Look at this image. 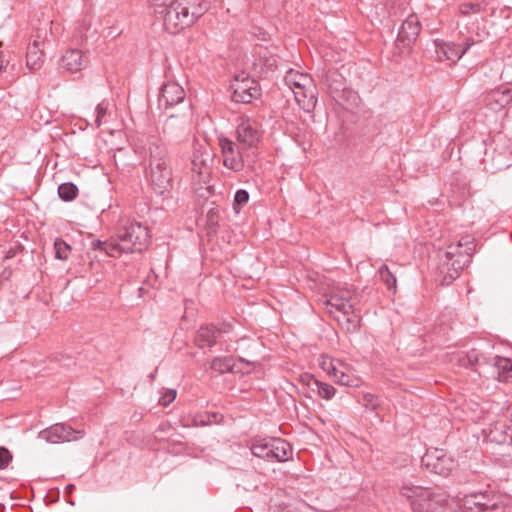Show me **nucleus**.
Wrapping results in <instances>:
<instances>
[{
  "label": "nucleus",
  "instance_id": "obj_33",
  "mask_svg": "<svg viewBox=\"0 0 512 512\" xmlns=\"http://www.w3.org/2000/svg\"><path fill=\"white\" fill-rule=\"evenodd\" d=\"M55 258L67 260L71 254V246L63 239L57 238L54 242Z\"/></svg>",
  "mask_w": 512,
  "mask_h": 512
},
{
  "label": "nucleus",
  "instance_id": "obj_24",
  "mask_svg": "<svg viewBox=\"0 0 512 512\" xmlns=\"http://www.w3.org/2000/svg\"><path fill=\"white\" fill-rule=\"evenodd\" d=\"M512 101L511 91L505 90H492L487 95V104L492 106L493 109L504 108Z\"/></svg>",
  "mask_w": 512,
  "mask_h": 512
},
{
  "label": "nucleus",
  "instance_id": "obj_26",
  "mask_svg": "<svg viewBox=\"0 0 512 512\" xmlns=\"http://www.w3.org/2000/svg\"><path fill=\"white\" fill-rule=\"evenodd\" d=\"M43 63V52L39 48L38 41L30 44L26 54V65L30 70L36 71L41 68Z\"/></svg>",
  "mask_w": 512,
  "mask_h": 512
},
{
  "label": "nucleus",
  "instance_id": "obj_18",
  "mask_svg": "<svg viewBox=\"0 0 512 512\" xmlns=\"http://www.w3.org/2000/svg\"><path fill=\"white\" fill-rule=\"evenodd\" d=\"M338 364L339 368L333 377L334 381L343 386L359 387L362 383V379L355 371L343 362H338Z\"/></svg>",
  "mask_w": 512,
  "mask_h": 512
},
{
  "label": "nucleus",
  "instance_id": "obj_44",
  "mask_svg": "<svg viewBox=\"0 0 512 512\" xmlns=\"http://www.w3.org/2000/svg\"><path fill=\"white\" fill-rule=\"evenodd\" d=\"M479 11V5L473 4V3H466L461 6V13L468 14L470 12H478Z\"/></svg>",
  "mask_w": 512,
  "mask_h": 512
},
{
  "label": "nucleus",
  "instance_id": "obj_29",
  "mask_svg": "<svg viewBox=\"0 0 512 512\" xmlns=\"http://www.w3.org/2000/svg\"><path fill=\"white\" fill-rule=\"evenodd\" d=\"M211 369L219 373H226L233 370L234 360L232 357H216L212 360Z\"/></svg>",
  "mask_w": 512,
  "mask_h": 512
},
{
  "label": "nucleus",
  "instance_id": "obj_15",
  "mask_svg": "<svg viewBox=\"0 0 512 512\" xmlns=\"http://www.w3.org/2000/svg\"><path fill=\"white\" fill-rule=\"evenodd\" d=\"M290 89L292 90L295 100L301 109L307 113L314 110L317 104V88L315 84H312V87L307 89L303 86Z\"/></svg>",
  "mask_w": 512,
  "mask_h": 512
},
{
  "label": "nucleus",
  "instance_id": "obj_45",
  "mask_svg": "<svg viewBox=\"0 0 512 512\" xmlns=\"http://www.w3.org/2000/svg\"><path fill=\"white\" fill-rule=\"evenodd\" d=\"M301 380L304 384H306L312 391H315V384H312L313 380H317L313 375L311 374H305L301 377Z\"/></svg>",
  "mask_w": 512,
  "mask_h": 512
},
{
  "label": "nucleus",
  "instance_id": "obj_14",
  "mask_svg": "<svg viewBox=\"0 0 512 512\" xmlns=\"http://www.w3.org/2000/svg\"><path fill=\"white\" fill-rule=\"evenodd\" d=\"M421 31V24L418 17L414 14L409 15L402 23L397 41L401 42L404 46L413 44Z\"/></svg>",
  "mask_w": 512,
  "mask_h": 512
},
{
  "label": "nucleus",
  "instance_id": "obj_31",
  "mask_svg": "<svg viewBox=\"0 0 512 512\" xmlns=\"http://www.w3.org/2000/svg\"><path fill=\"white\" fill-rule=\"evenodd\" d=\"M312 384H315L314 392H317V394L325 400H331L336 393V389L328 383H324L319 380H313Z\"/></svg>",
  "mask_w": 512,
  "mask_h": 512
},
{
  "label": "nucleus",
  "instance_id": "obj_30",
  "mask_svg": "<svg viewBox=\"0 0 512 512\" xmlns=\"http://www.w3.org/2000/svg\"><path fill=\"white\" fill-rule=\"evenodd\" d=\"M58 195L64 201H72L78 195V187L71 182L62 183L58 187Z\"/></svg>",
  "mask_w": 512,
  "mask_h": 512
},
{
  "label": "nucleus",
  "instance_id": "obj_21",
  "mask_svg": "<svg viewBox=\"0 0 512 512\" xmlns=\"http://www.w3.org/2000/svg\"><path fill=\"white\" fill-rule=\"evenodd\" d=\"M270 452H271V462L278 461L284 462L288 460L289 455L292 453L291 446L285 440L280 438H271L270 439Z\"/></svg>",
  "mask_w": 512,
  "mask_h": 512
},
{
  "label": "nucleus",
  "instance_id": "obj_51",
  "mask_svg": "<svg viewBox=\"0 0 512 512\" xmlns=\"http://www.w3.org/2000/svg\"><path fill=\"white\" fill-rule=\"evenodd\" d=\"M64 359V355H61V359H57L58 361H62Z\"/></svg>",
  "mask_w": 512,
  "mask_h": 512
},
{
  "label": "nucleus",
  "instance_id": "obj_34",
  "mask_svg": "<svg viewBox=\"0 0 512 512\" xmlns=\"http://www.w3.org/2000/svg\"><path fill=\"white\" fill-rule=\"evenodd\" d=\"M464 400L460 397L458 400L450 399V415L457 420L465 419Z\"/></svg>",
  "mask_w": 512,
  "mask_h": 512
},
{
  "label": "nucleus",
  "instance_id": "obj_40",
  "mask_svg": "<svg viewBox=\"0 0 512 512\" xmlns=\"http://www.w3.org/2000/svg\"><path fill=\"white\" fill-rule=\"evenodd\" d=\"M11 461V452L6 447L0 446V470L7 468Z\"/></svg>",
  "mask_w": 512,
  "mask_h": 512
},
{
  "label": "nucleus",
  "instance_id": "obj_37",
  "mask_svg": "<svg viewBox=\"0 0 512 512\" xmlns=\"http://www.w3.org/2000/svg\"><path fill=\"white\" fill-rule=\"evenodd\" d=\"M338 362L340 361H335L328 357H322V360L320 361L319 365L324 372H326L330 377L333 378L339 368Z\"/></svg>",
  "mask_w": 512,
  "mask_h": 512
},
{
  "label": "nucleus",
  "instance_id": "obj_20",
  "mask_svg": "<svg viewBox=\"0 0 512 512\" xmlns=\"http://www.w3.org/2000/svg\"><path fill=\"white\" fill-rule=\"evenodd\" d=\"M191 171L194 180L198 183H206L210 175V166L207 164V159L201 154H194Z\"/></svg>",
  "mask_w": 512,
  "mask_h": 512
},
{
  "label": "nucleus",
  "instance_id": "obj_9",
  "mask_svg": "<svg viewBox=\"0 0 512 512\" xmlns=\"http://www.w3.org/2000/svg\"><path fill=\"white\" fill-rule=\"evenodd\" d=\"M231 89L233 90L232 100L236 103L248 104L261 95L257 81L249 77L235 78Z\"/></svg>",
  "mask_w": 512,
  "mask_h": 512
},
{
  "label": "nucleus",
  "instance_id": "obj_35",
  "mask_svg": "<svg viewBox=\"0 0 512 512\" xmlns=\"http://www.w3.org/2000/svg\"><path fill=\"white\" fill-rule=\"evenodd\" d=\"M379 275H380L381 280L387 286V288L389 290L393 289L395 291L396 277L394 276V274L389 270V268L386 265H383L380 267Z\"/></svg>",
  "mask_w": 512,
  "mask_h": 512
},
{
  "label": "nucleus",
  "instance_id": "obj_41",
  "mask_svg": "<svg viewBox=\"0 0 512 512\" xmlns=\"http://www.w3.org/2000/svg\"><path fill=\"white\" fill-rule=\"evenodd\" d=\"M249 200V193L244 189H239L234 196V204L243 206Z\"/></svg>",
  "mask_w": 512,
  "mask_h": 512
},
{
  "label": "nucleus",
  "instance_id": "obj_32",
  "mask_svg": "<svg viewBox=\"0 0 512 512\" xmlns=\"http://www.w3.org/2000/svg\"><path fill=\"white\" fill-rule=\"evenodd\" d=\"M183 128L184 122L181 121L178 117L170 115L164 123L163 132L168 135H174Z\"/></svg>",
  "mask_w": 512,
  "mask_h": 512
},
{
  "label": "nucleus",
  "instance_id": "obj_38",
  "mask_svg": "<svg viewBox=\"0 0 512 512\" xmlns=\"http://www.w3.org/2000/svg\"><path fill=\"white\" fill-rule=\"evenodd\" d=\"M359 402L367 409L375 410L380 405L379 398L371 393L364 394Z\"/></svg>",
  "mask_w": 512,
  "mask_h": 512
},
{
  "label": "nucleus",
  "instance_id": "obj_1",
  "mask_svg": "<svg viewBox=\"0 0 512 512\" xmlns=\"http://www.w3.org/2000/svg\"><path fill=\"white\" fill-rule=\"evenodd\" d=\"M135 153L142 158L145 178L149 186L159 195L172 187V168L167 149L155 136L138 138L134 145Z\"/></svg>",
  "mask_w": 512,
  "mask_h": 512
},
{
  "label": "nucleus",
  "instance_id": "obj_19",
  "mask_svg": "<svg viewBox=\"0 0 512 512\" xmlns=\"http://www.w3.org/2000/svg\"><path fill=\"white\" fill-rule=\"evenodd\" d=\"M473 495L475 498L473 505L476 507V512H498L500 509L498 505V496L490 495L487 492L473 493Z\"/></svg>",
  "mask_w": 512,
  "mask_h": 512
},
{
  "label": "nucleus",
  "instance_id": "obj_11",
  "mask_svg": "<svg viewBox=\"0 0 512 512\" xmlns=\"http://www.w3.org/2000/svg\"><path fill=\"white\" fill-rule=\"evenodd\" d=\"M422 465L432 474L448 476V458L444 449H428L422 457Z\"/></svg>",
  "mask_w": 512,
  "mask_h": 512
},
{
  "label": "nucleus",
  "instance_id": "obj_48",
  "mask_svg": "<svg viewBox=\"0 0 512 512\" xmlns=\"http://www.w3.org/2000/svg\"><path fill=\"white\" fill-rule=\"evenodd\" d=\"M471 244H472V242H471V240H470V237H466V238H465V243H463L461 240H460V241H458V243H457V245H456V249L461 248L463 245H466V246H467V245H471Z\"/></svg>",
  "mask_w": 512,
  "mask_h": 512
},
{
  "label": "nucleus",
  "instance_id": "obj_43",
  "mask_svg": "<svg viewBox=\"0 0 512 512\" xmlns=\"http://www.w3.org/2000/svg\"><path fill=\"white\" fill-rule=\"evenodd\" d=\"M176 398V390H167L164 395L161 396L159 402L163 406H168Z\"/></svg>",
  "mask_w": 512,
  "mask_h": 512
},
{
  "label": "nucleus",
  "instance_id": "obj_6",
  "mask_svg": "<svg viewBox=\"0 0 512 512\" xmlns=\"http://www.w3.org/2000/svg\"><path fill=\"white\" fill-rule=\"evenodd\" d=\"M150 238L149 230L141 223L132 222L118 230L117 237L120 255L141 252Z\"/></svg>",
  "mask_w": 512,
  "mask_h": 512
},
{
  "label": "nucleus",
  "instance_id": "obj_3",
  "mask_svg": "<svg viewBox=\"0 0 512 512\" xmlns=\"http://www.w3.org/2000/svg\"><path fill=\"white\" fill-rule=\"evenodd\" d=\"M450 364L459 368H471L474 371L489 367L505 381L512 379V360L500 356L486 355L480 349L471 348L450 352Z\"/></svg>",
  "mask_w": 512,
  "mask_h": 512
},
{
  "label": "nucleus",
  "instance_id": "obj_17",
  "mask_svg": "<svg viewBox=\"0 0 512 512\" xmlns=\"http://www.w3.org/2000/svg\"><path fill=\"white\" fill-rule=\"evenodd\" d=\"M87 64V59L83 55L82 51L78 49H71L66 51L62 56L61 66L63 69L70 73L79 72Z\"/></svg>",
  "mask_w": 512,
  "mask_h": 512
},
{
  "label": "nucleus",
  "instance_id": "obj_2",
  "mask_svg": "<svg viewBox=\"0 0 512 512\" xmlns=\"http://www.w3.org/2000/svg\"><path fill=\"white\" fill-rule=\"evenodd\" d=\"M157 19L162 20L164 29L176 34L191 27L209 9L205 0H172L153 7Z\"/></svg>",
  "mask_w": 512,
  "mask_h": 512
},
{
  "label": "nucleus",
  "instance_id": "obj_52",
  "mask_svg": "<svg viewBox=\"0 0 512 512\" xmlns=\"http://www.w3.org/2000/svg\"><path fill=\"white\" fill-rule=\"evenodd\" d=\"M449 248L450 250L453 248V243L450 242Z\"/></svg>",
  "mask_w": 512,
  "mask_h": 512
},
{
  "label": "nucleus",
  "instance_id": "obj_27",
  "mask_svg": "<svg viewBox=\"0 0 512 512\" xmlns=\"http://www.w3.org/2000/svg\"><path fill=\"white\" fill-rule=\"evenodd\" d=\"M471 250H472V248L470 246L466 247L465 253L464 254L460 253L458 259H453L454 252L450 251V261H452L451 266L456 273L455 276L452 273H450V280L458 277L459 271L462 270L465 266H467L470 263V261H471L470 251Z\"/></svg>",
  "mask_w": 512,
  "mask_h": 512
},
{
  "label": "nucleus",
  "instance_id": "obj_12",
  "mask_svg": "<svg viewBox=\"0 0 512 512\" xmlns=\"http://www.w3.org/2000/svg\"><path fill=\"white\" fill-rule=\"evenodd\" d=\"M185 96V90L181 85L177 82H167L161 87L158 106L160 109L167 110L182 103L185 100Z\"/></svg>",
  "mask_w": 512,
  "mask_h": 512
},
{
  "label": "nucleus",
  "instance_id": "obj_7",
  "mask_svg": "<svg viewBox=\"0 0 512 512\" xmlns=\"http://www.w3.org/2000/svg\"><path fill=\"white\" fill-rule=\"evenodd\" d=\"M260 123L249 116H241L236 129L237 140L245 147H256L262 137Z\"/></svg>",
  "mask_w": 512,
  "mask_h": 512
},
{
  "label": "nucleus",
  "instance_id": "obj_4",
  "mask_svg": "<svg viewBox=\"0 0 512 512\" xmlns=\"http://www.w3.org/2000/svg\"><path fill=\"white\" fill-rule=\"evenodd\" d=\"M327 313L348 333L359 329L360 316L355 312L349 290H339L322 300Z\"/></svg>",
  "mask_w": 512,
  "mask_h": 512
},
{
  "label": "nucleus",
  "instance_id": "obj_46",
  "mask_svg": "<svg viewBox=\"0 0 512 512\" xmlns=\"http://www.w3.org/2000/svg\"><path fill=\"white\" fill-rule=\"evenodd\" d=\"M266 65L269 67V69L273 70L277 68V59L272 57L271 59L267 60Z\"/></svg>",
  "mask_w": 512,
  "mask_h": 512
},
{
  "label": "nucleus",
  "instance_id": "obj_42",
  "mask_svg": "<svg viewBox=\"0 0 512 512\" xmlns=\"http://www.w3.org/2000/svg\"><path fill=\"white\" fill-rule=\"evenodd\" d=\"M468 49L469 45L465 48H461L459 45H450V61L453 60V57H455L456 60H459Z\"/></svg>",
  "mask_w": 512,
  "mask_h": 512
},
{
  "label": "nucleus",
  "instance_id": "obj_8",
  "mask_svg": "<svg viewBox=\"0 0 512 512\" xmlns=\"http://www.w3.org/2000/svg\"><path fill=\"white\" fill-rule=\"evenodd\" d=\"M83 435V431L74 430L72 427L63 423H56L40 431L38 437L47 443L57 444L76 441L82 438Z\"/></svg>",
  "mask_w": 512,
  "mask_h": 512
},
{
  "label": "nucleus",
  "instance_id": "obj_23",
  "mask_svg": "<svg viewBox=\"0 0 512 512\" xmlns=\"http://www.w3.org/2000/svg\"><path fill=\"white\" fill-rule=\"evenodd\" d=\"M118 242L115 238H111L106 241L99 239H92L90 242V248L94 251H100L110 257H117L120 255Z\"/></svg>",
  "mask_w": 512,
  "mask_h": 512
},
{
  "label": "nucleus",
  "instance_id": "obj_10",
  "mask_svg": "<svg viewBox=\"0 0 512 512\" xmlns=\"http://www.w3.org/2000/svg\"><path fill=\"white\" fill-rule=\"evenodd\" d=\"M218 141L221 147L223 165L235 172L241 171L244 168L245 160L238 145L224 136L219 137Z\"/></svg>",
  "mask_w": 512,
  "mask_h": 512
},
{
  "label": "nucleus",
  "instance_id": "obj_13",
  "mask_svg": "<svg viewBox=\"0 0 512 512\" xmlns=\"http://www.w3.org/2000/svg\"><path fill=\"white\" fill-rule=\"evenodd\" d=\"M230 327L229 324H223L221 327L212 324L201 326L197 331L195 343L200 348L211 347L223 333L229 332Z\"/></svg>",
  "mask_w": 512,
  "mask_h": 512
},
{
  "label": "nucleus",
  "instance_id": "obj_5",
  "mask_svg": "<svg viewBox=\"0 0 512 512\" xmlns=\"http://www.w3.org/2000/svg\"><path fill=\"white\" fill-rule=\"evenodd\" d=\"M400 495L409 502L412 512H447L444 498L433 496L430 489L410 481L402 483Z\"/></svg>",
  "mask_w": 512,
  "mask_h": 512
},
{
  "label": "nucleus",
  "instance_id": "obj_22",
  "mask_svg": "<svg viewBox=\"0 0 512 512\" xmlns=\"http://www.w3.org/2000/svg\"><path fill=\"white\" fill-rule=\"evenodd\" d=\"M284 81L289 88L303 86L307 89L311 88L312 84H314L313 79L308 74L301 73L293 69L286 72Z\"/></svg>",
  "mask_w": 512,
  "mask_h": 512
},
{
  "label": "nucleus",
  "instance_id": "obj_47",
  "mask_svg": "<svg viewBox=\"0 0 512 512\" xmlns=\"http://www.w3.org/2000/svg\"><path fill=\"white\" fill-rule=\"evenodd\" d=\"M7 62L8 61L6 60L4 53L0 51V72L3 70V68L5 67V63Z\"/></svg>",
  "mask_w": 512,
  "mask_h": 512
},
{
  "label": "nucleus",
  "instance_id": "obj_28",
  "mask_svg": "<svg viewBox=\"0 0 512 512\" xmlns=\"http://www.w3.org/2000/svg\"><path fill=\"white\" fill-rule=\"evenodd\" d=\"M251 452L258 458L271 461L270 439H261L255 441L251 446Z\"/></svg>",
  "mask_w": 512,
  "mask_h": 512
},
{
  "label": "nucleus",
  "instance_id": "obj_39",
  "mask_svg": "<svg viewBox=\"0 0 512 512\" xmlns=\"http://www.w3.org/2000/svg\"><path fill=\"white\" fill-rule=\"evenodd\" d=\"M108 107H109V103L105 100H103L96 106V110H95L96 117H95V121H94L96 127H100L102 125L103 118L107 113Z\"/></svg>",
  "mask_w": 512,
  "mask_h": 512
},
{
  "label": "nucleus",
  "instance_id": "obj_25",
  "mask_svg": "<svg viewBox=\"0 0 512 512\" xmlns=\"http://www.w3.org/2000/svg\"><path fill=\"white\" fill-rule=\"evenodd\" d=\"M473 502H475L473 493L466 494L462 498L456 496L450 499V512H476Z\"/></svg>",
  "mask_w": 512,
  "mask_h": 512
},
{
  "label": "nucleus",
  "instance_id": "obj_16",
  "mask_svg": "<svg viewBox=\"0 0 512 512\" xmlns=\"http://www.w3.org/2000/svg\"><path fill=\"white\" fill-rule=\"evenodd\" d=\"M512 433V420L507 423L506 421H496L491 424L488 432L487 439L490 442L497 444H509L511 443Z\"/></svg>",
  "mask_w": 512,
  "mask_h": 512
},
{
  "label": "nucleus",
  "instance_id": "obj_36",
  "mask_svg": "<svg viewBox=\"0 0 512 512\" xmlns=\"http://www.w3.org/2000/svg\"><path fill=\"white\" fill-rule=\"evenodd\" d=\"M435 57L438 61H443L448 57V44L441 39H435L433 41Z\"/></svg>",
  "mask_w": 512,
  "mask_h": 512
},
{
  "label": "nucleus",
  "instance_id": "obj_50",
  "mask_svg": "<svg viewBox=\"0 0 512 512\" xmlns=\"http://www.w3.org/2000/svg\"><path fill=\"white\" fill-rule=\"evenodd\" d=\"M467 196H469V191H468V189H467L466 187H463V188L461 189V198H463V199H464V198H466Z\"/></svg>",
  "mask_w": 512,
  "mask_h": 512
},
{
  "label": "nucleus",
  "instance_id": "obj_49",
  "mask_svg": "<svg viewBox=\"0 0 512 512\" xmlns=\"http://www.w3.org/2000/svg\"><path fill=\"white\" fill-rule=\"evenodd\" d=\"M75 489V485L73 484H68L66 487H65V493L70 495L73 490Z\"/></svg>",
  "mask_w": 512,
  "mask_h": 512
}]
</instances>
